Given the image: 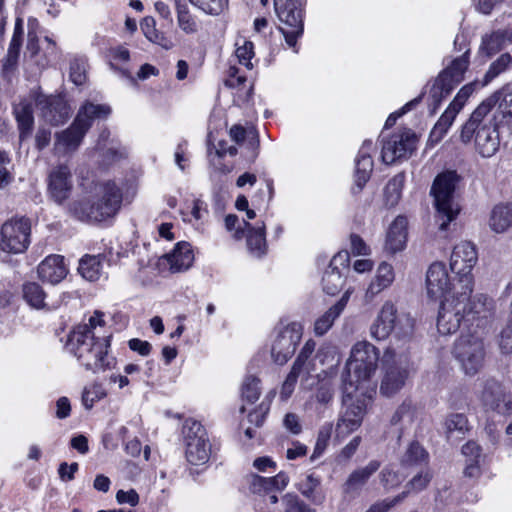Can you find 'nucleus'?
Listing matches in <instances>:
<instances>
[{
	"mask_svg": "<svg viewBox=\"0 0 512 512\" xmlns=\"http://www.w3.org/2000/svg\"><path fill=\"white\" fill-rule=\"evenodd\" d=\"M106 395V390L101 384H92L84 388L82 393V404L87 410H90L96 402L105 398Z\"/></svg>",
	"mask_w": 512,
	"mask_h": 512,
	"instance_id": "09e8293b",
	"label": "nucleus"
},
{
	"mask_svg": "<svg viewBox=\"0 0 512 512\" xmlns=\"http://www.w3.org/2000/svg\"><path fill=\"white\" fill-rule=\"evenodd\" d=\"M70 79L76 85H82L86 81V60L74 58L70 64Z\"/></svg>",
	"mask_w": 512,
	"mask_h": 512,
	"instance_id": "864d4df0",
	"label": "nucleus"
},
{
	"mask_svg": "<svg viewBox=\"0 0 512 512\" xmlns=\"http://www.w3.org/2000/svg\"><path fill=\"white\" fill-rule=\"evenodd\" d=\"M38 277L46 283L58 284L67 275L68 269L64 257L52 254L42 260L37 267Z\"/></svg>",
	"mask_w": 512,
	"mask_h": 512,
	"instance_id": "393cba45",
	"label": "nucleus"
},
{
	"mask_svg": "<svg viewBox=\"0 0 512 512\" xmlns=\"http://www.w3.org/2000/svg\"><path fill=\"white\" fill-rule=\"evenodd\" d=\"M10 163V159L5 152L0 151V188H3L9 184L12 180V176L7 168Z\"/></svg>",
	"mask_w": 512,
	"mask_h": 512,
	"instance_id": "e2e57ef3",
	"label": "nucleus"
},
{
	"mask_svg": "<svg viewBox=\"0 0 512 512\" xmlns=\"http://www.w3.org/2000/svg\"><path fill=\"white\" fill-rule=\"evenodd\" d=\"M35 103L43 119L51 125L63 124L69 118L70 108L60 96L38 95Z\"/></svg>",
	"mask_w": 512,
	"mask_h": 512,
	"instance_id": "4be33fe9",
	"label": "nucleus"
},
{
	"mask_svg": "<svg viewBox=\"0 0 512 512\" xmlns=\"http://www.w3.org/2000/svg\"><path fill=\"white\" fill-rule=\"evenodd\" d=\"M470 295L472 292L454 289L452 296L441 301L437 319V329L440 334H453L459 330L462 322L467 323L465 312Z\"/></svg>",
	"mask_w": 512,
	"mask_h": 512,
	"instance_id": "f8f14e48",
	"label": "nucleus"
},
{
	"mask_svg": "<svg viewBox=\"0 0 512 512\" xmlns=\"http://www.w3.org/2000/svg\"><path fill=\"white\" fill-rule=\"evenodd\" d=\"M414 319L409 314H398L396 305L385 301L370 326V336L378 341L387 339L392 332L399 338L412 334Z\"/></svg>",
	"mask_w": 512,
	"mask_h": 512,
	"instance_id": "0eeeda50",
	"label": "nucleus"
},
{
	"mask_svg": "<svg viewBox=\"0 0 512 512\" xmlns=\"http://www.w3.org/2000/svg\"><path fill=\"white\" fill-rule=\"evenodd\" d=\"M245 229L247 230V247L250 253L255 257H261L267 252V244L265 238L266 225L262 222H257L255 226L244 221Z\"/></svg>",
	"mask_w": 512,
	"mask_h": 512,
	"instance_id": "7c9ffc66",
	"label": "nucleus"
},
{
	"mask_svg": "<svg viewBox=\"0 0 512 512\" xmlns=\"http://www.w3.org/2000/svg\"><path fill=\"white\" fill-rule=\"evenodd\" d=\"M475 393L485 411L500 415L512 413V388L509 384L494 378L481 379Z\"/></svg>",
	"mask_w": 512,
	"mask_h": 512,
	"instance_id": "9d476101",
	"label": "nucleus"
},
{
	"mask_svg": "<svg viewBox=\"0 0 512 512\" xmlns=\"http://www.w3.org/2000/svg\"><path fill=\"white\" fill-rule=\"evenodd\" d=\"M512 66V55L510 53L501 54L494 60L484 75L483 85H487L493 79L506 72Z\"/></svg>",
	"mask_w": 512,
	"mask_h": 512,
	"instance_id": "c03bdc74",
	"label": "nucleus"
},
{
	"mask_svg": "<svg viewBox=\"0 0 512 512\" xmlns=\"http://www.w3.org/2000/svg\"><path fill=\"white\" fill-rule=\"evenodd\" d=\"M506 40L501 31H496L482 38L479 52L488 57L499 52L505 45Z\"/></svg>",
	"mask_w": 512,
	"mask_h": 512,
	"instance_id": "a18cd8bd",
	"label": "nucleus"
},
{
	"mask_svg": "<svg viewBox=\"0 0 512 512\" xmlns=\"http://www.w3.org/2000/svg\"><path fill=\"white\" fill-rule=\"evenodd\" d=\"M348 270V252H339L334 255L322 276V287L324 292L329 295H335L339 292L344 285L345 274Z\"/></svg>",
	"mask_w": 512,
	"mask_h": 512,
	"instance_id": "412c9836",
	"label": "nucleus"
},
{
	"mask_svg": "<svg viewBox=\"0 0 512 512\" xmlns=\"http://www.w3.org/2000/svg\"><path fill=\"white\" fill-rule=\"evenodd\" d=\"M462 453L467 458V461L481 460L480 446L475 442H468L462 447Z\"/></svg>",
	"mask_w": 512,
	"mask_h": 512,
	"instance_id": "338daca9",
	"label": "nucleus"
},
{
	"mask_svg": "<svg viewBox=\"0 0 512 512\" xmlns=\"http://www.w3.org/2000/svg\"><path fill=\"white\" fill-rule=\"evenodd\" d=\"M141 31L144 36L152 43L160 45L165 49H171L172 43L169 41L163 33L156 29V21L153 17H145L140 24Z\"/></svg>",
	"mask_w": 512,
	"mask_h": 512,
	"instance_id": "a19ab883",
	"label": "nucleus"
},
{
	"mask_svg": "<svg viewBox=\"0 0 512 512\" xmlns=\"http://www.w3.org/2000/svg\"><path fill=\"white\" fill-rule=\"evenodd\" d=\"M14 115L18 124L20 139L27 138L33 129L34 117L31 99H22L14 106Z\"/></svg>",
	"mask_w": 512,
	"mask_h": 512,
	"instance_id": "473e14b6",
	"label": "nucleus"
},
{
	"mask_svg": "<svg viewBox=\"0 0 512 512\" xmlns=\"http://www.w3.org/2000/svg\"><path fill=\"white\" fill-rule=\"evenodd\" d=\"M321 477L314 473H308L299 483V490L312 503L320 505L323 503L324 494L319 491Z\"/></svg>",
	"mask_w": 512,
	"mask_h": 512,
	"instance_id": "58836bf2",
	"label": "nucleus"
},
{
	"mask_svg": "<svg viewBox=\"0 0 512 512\" xmlns=\"http://www.w3.org/2000/svg\"><path fill=\"white\" fill-rule=\"evenodd\" d=\"M408 221L404 216H398L392 222L387 233V246L392 252L401 251L407 240Z\"/></svg>",
	"mask_w": 512,
	"mask_h": 512,
	"instance_id": "72a5a7b5",
	"label": "nucleus"
},
{
	"mask_svg": "<svg viewBox=\"0 0 512 512\" xmlns=\"http://www.w3.org/2000/svg\"><path fill=\"white\" fill-rule=\"evenodd\" d=\"M302 337V326L290 323L275 330L271 345V357L278 365H284L294 354L297 344Z\"/></svg>",
	"mask_w": 512,
	"mask_h": 512,
	"instance_id": "f3484780",
	"label": "nucleus"
},
{
	"mask_svg": "<svg viewBox=\"0 0 512 512\" xmlns=\"http://www.w3.org/2000/svg\"><path fill=\"white\" fill-rule=\"evenodd\" d=\"M122 203L121 189L114 181L92 183L81 199L70 204V212L81 221L101 222L117 214Z\"/></svg>",
	"mask_w": 512,
	"mask_h": 512,
	"instance_id": "f03ea898",
	"label": "nucleus"
},
{
	"mask_svg": "<svg viewBox=\"0 0 512 512\" xmlns=\"http://www.w3.org/2000/svg\"><path fill=\"white\" fill-rule=\"evenodd\" d=\"M379 360L378 349L367 341L357 342L351 350V355L346 364L347 374L343 375V386L345 381L349 384L352 381L357 392L361 389L362 383L374 375Z\"/></svg>",
	"mask_w": 512,
	"mask_h": 512,
	"instance_id": "423d86ee",
	"label": "nucleus"
},
{
	"mask_svg": "<svg viewBox=\"0 0 512 512\" xmlns=\"http://www.w3.org/2000/svg\"><path fill=\"white\" fill-rule=\"evenodd\" d=\"M192 5L206 14L219 15L226 7V0H189Z\"/></svg>",
	"mask_w": 512,
	"mask_h": 512,
	"instance_id": "603ef678",
	"label": "nucleus"
},
{
	"mask_svg": "<svg viewBox=\"0 0 512 512\" xmlns=\"http://www.w3.org/2000/svg\"><path fill=\"white\" fill-rule=\"evenodd\" d=\"M478 261L475 245L469 241H462L454 246L450 256V269L455 274L456 290L473 292L474 276L472 269Z\"/></svg>",
	"mask_w": 512,
	"mask_h": 512,
	"instance_id": "1a4fd4ad",
	"label": "nucleus"
},
{
	"mask_svg": "<svg viewBox=\"0 0 512 512\" xmlns=\"http://www.w3.org/2000/svg\"><path fill=\"white\" fill-rule=\"evenodd\" d=\"M260 380L254 376L245 378L242 385V398L249 403H254L260 396Z\"/></svg>",
	"mask_w": 512,
	"mask_h": 512,
	"instance_id": "3c124183",
	"label": "nucleus"
},
{
	"mask_svg": "<svg viewBox=\"0 0 512 512\" xmlns=\"http://www.w3.org/2000/svg\"><path fill=\"white\" fill-rule=\"evenodd\" d=\"M186 443V458L192 465H203L211 455V444L202 424L194 419H187L183 425Z\"/></svg>",
	"mask_w": 512,
	"mask_h": 512,
	"instance_id": "2eb2a0df",
	"label": "nucleus"
},
{
	"mask_svg": "<svg viewBox=\"0 0 512 512\" xmlns=\"http://www.w3.org/2000/svg\"><path fill=\"white\" fill-rule=\"evenodd\" d=\"M269 411V406L262 402L256 409L251 411L248 414V420L250 423L255 424V426L260 427L265 419L266 414Z\"/></svg>",
	"mask_w": 512,
	"mask_h": 512,
	"instance_id": "0e129e2a",
	"label": "nucleus"
},
{
	"mask_svg": "<svg viewBox=\"0 0 512 512\" xmlns=\"http://www.w3.org/2000/svg\"><path fill=\"white\" fill-rule=\"evenodd\" d=\"M251 490L254 493L276 491L272 477L265 478L258 475H252L251 477Z\"/></svg>",
	"mask_w": 512,
	"mask_h": 512,
	"instance_id": "4d7b16f0",
	"label": "nucleus"
},
{
	"mask_svg": "<svg viewBox=\"0 0 512 512\" xmlns=\"http://www.w3.org/2000/svg\"><path fill=\"white\" fill-rule=\"evenodd\" d=\"M379 468L380 463L372 460L366 466L352 471L342 485L343 494L349 498L359 496L362 488Z\"/></svg>",
	"mask_w": 512,
	"mask_h": 512,
	"instance_id": "b1692460",
	"label": "nucleus"
},
{
	"mask_svg": "<svg viewBox=\"0 0 512 512\" xmlns=\"http://www.w3.org/2000/svg\"><path fill=\"white\" fill-rule=\"evenodd\" d=\"M455 279L451 281L447 268L443 262L432 263L426 273L427 295L434 300H446L452 296Z\"/></svg>",
	"mask_w": 512,
	"mask_h": 512,
	"instance_id": "6ab92c4d",
	"label": "nucleus"
},
{
	"mask_svg": "<svg viewBox=\"0 0 512 512\" xmlns=\"http://www.w3.org/2000/svg\"><path fill=\"white\" fill-rule=\"evenodd\" d=\"M454 354L466 375H476L485 363L486 349L483 338L477 333L462 334L455 344Z\"/></svg>",
	"mask_w": 512,
	"mask_h": 512,
	"instance_id": "4468645a",
	"label": "nucleus"
},
{
	"mask_svg": "<svg viewBox=\"0 0 512 512\" xmlns=\"http://www.w3.org/2000/svg\"><path fill=\"white\" fill-rule=\"evenodd\" d=\"M404 480V476L399 475L388 468L381 472V483L385 488L390 489L398 486Z\"/></svg>",
	"mask_w": 512,
	"mask_h": 512,
	"instance_id": "052dcab7",
	"label": "nucleus"
},
{
	"mask_svg": "<svg viewBox=\"0 0 512 512\" xmlns=\"http://www.w3.org/2000/svg\"><path fill=\"white\" fill-rule=\"evenodd\" d=\"M469 51H466L459 57L454 58L450 64L443 69L434 79L429 89L430 99L429 107L431 112L440 106L442 100L446 98L452 90L464 79V74L469 67Z\"/></svg>",
	"mask_w": 512,
	"mask_h": 512,
	"instance_id": "6e6552de",
	"label": "nucleus"
},
{
	"mask_svg": "<svg viewBox=\"0 0 512 512\" xmlns=\"http://www.w3.org/2000/svg\"><path fill=\"white\" fill-rule=\"evenodd\" d=\"M489 226L496 233L507 231L512 226V205H496L491 211Z\"/></svg>",
	"mask_w": 512,
	"mask_h": 512,
	"instance_id": "c9c22d12",
	"label": "nucleus"
},
{
	"mask_svg": "<svg viewBox=\"0 0 512 512\" xmlns=\"http://www.w3.org/2000/svg\"><path fill=\"white\" fill-rule=\"evenodd\" d=\"M236 56L239 62L244 65L247 69H252L253 64L251 59L254 57V45L251 41L242 39V43L240 41L236 42Z\"/></svg>",
	"mask_w": 512,
	"mask_h": 512,
	"instance_id": "8fccbe9b",
	"label": "nucleus"
},
{
	"mask_svg": "<svg viewBox=\"0 0 512 512\" xmlns=\"http://www.w3.org/2000/svg\"><path fill=\"white\" fill-rule=\"evenodd\" d=\"M416 142V135L409 129L394 133L383 141L382 161L392 164L398 159L407 158L414 151Z\"/></svg>",
	"mask_w": 512,
	"mask_h": 512,
	"instance_id": "a211bd4d",
	"label": "nucleus"
},
{
	"mask_svg": "<svg viewBox=\"0 0 512 512\" xmlns=\"http://www.w3.org/2000/svg\"><path fill=\"white\" fill-rule=\"evenodd\" d=\"M166 259L173 273L189 269L194 261L191 245L188 242L177 243L173 251L166 255Z\"/></svg>",
	"mask_w": 512,
	"mask_h": 512,
	"instance_id": "c85d7f7f",
	"label": "nucleus"
},
{
	"mask_svg": "<svg viewBox=\"0 0 512 512\" xmlns=\"http://www.w3.org/2000/svg\"><path fill=\"white\" fill-rule=\"evenodd\" d=\"M73 188L72 173L66 164L54 167L48 177V193L58 204L68 199Z\"/></svg>",
	"mask_w": 512,
	"mask_h": 512,
	"instance_id": "5701e85b",
	"label": "nucleus"
},
{
	"mask_svg": "<svg viewBox=\"0 0 512 512\" xmlns=\"http://www.w3.org/2000/svg\"><path fill=\"white\" fill-rule=\"evenodd\" d=\"M373 148L371 140H365L359 150L356 158V171L355 182L357 187L361 190L366 182L369 180L373 170V160L370 151Z\"/></svg>",
	"mask_w": 512,
	"mask_h": 512,
	"instance_id": "cd10ccee",
	"label": "nucleus"
},
{
	"mask_svg": "<svg viewBox=\"0 0 512 512\" xmlns=\"http://www.w3.org/2000/svg\"><path fill=\"white\" fill-rule=\"evenodd\" d=\"M351 294V289L346 290L337 303L316 319L314 323V332L316 335L322 336L332 327L334 321L341 315L346 307Z\"/></svg>",
	"mask_w": 512,
	"mask_h": 512,
	"instance_id": "bb28decb",
	"label": "nucleus"
},
{
	"mask_svg": "<svg viewBox=\"0 0 512 512\" xmlns=\"http://www.w3.org/2000/svg\"><path fill=\"white\" fill-rule=\"evenodd\" d=\"M104 314L100 311H95L94 314L89 318L87 324L79 325L78 327H87L91 334L95 335V338L110 336L111 334L102 333L105 322L103 320Z\"/></svg>",
	"mask_w": 512,
	"mask_h": 512,
	"instance_id": "6e6d98bb",
	"label": "nucleus"
},
{
	"mask_svg": "<svg viewBox=\"0 0 512 512\" xmlns=\"http://www.w3.org/2000/svg\"><path fill=\"white\" fill-rule=\"evenodd\" d=\"M394 280L395 272L393 266L390 263L381 262L365 291V302H372L377 295L388 289L393 284Z\"/></svg>",
	"mask_w": 512,
	"mask_h": 512,
	"instance_id": "a878e982",
	"label": "nucleus"
},
{
	"mask_svg": "<svg viewBox=\"0 0 512 512\" xmlns=\"http://www.w3.org/2000/svg\"><path fill=\"white\" fill-rule=\"evenodd\" d=\"M179 28L186 34H194L198 31V25L191 15L187 4L183 0H174Z\"/></svg>",
	"mask_w": 512,
	"mask_h": 512,
	"instance_id": "79ce46f5",
	"label": "nucleus"
},
{
	"mask_svg": "<svg viewBox=\"0 0 512 512\" xmlns=\"http://www.w3.org/2000/svg\"><path fill=\"white\" fill-rule=\"evenodd\" d=\"M110 336L95 338L87 327H76L70 334L66 349L78 362L92 372L111 369L115 359L109 355Z\"/></svg>",
	"mask_w": 512,
	"mask_h": 512,
	"instance_id": "7ed1b4c3",
	"label": "nucleus"
},
{
	"mask_svg": "<svg viewBox=\"0 0 512 512\" xmlns=\"http://www.w3.org/2000/svg\"><path fill=\"white\" fill-rule=\"evenodd\" d=\"M110 113L111 108L108 105L93 104L91 102L83 104L71 126L56 133L54 143L55 154L64 156L75 152L93 121L106 119Z\"/></svg>",
	"mask_w": 512,
	"mask_h": 512,
	"instance_id": "20e7f679",
	"label": "nucleus"
},
{
	"mask_svg": "<svg viewBox=\"0 0 512 512\" xmlns=\"http://www.w3.org/2000/svg\"><path fill=\"white\" fill-rule=\"evenodd\" d=\"M427 456L426 451L419 443L412 442L401 458V465L409 467L421 464L426 461Z\"/></svg>",
	"mask_w": 512,
	"mask_h": 512,
	"instance_id": "49530a36",
	"label": "nucleus"
},
{
	"mask_svg": "<svg viewBox=\"0 0 512 512\" xmlns=\"http://www.w3.org/2000/svg\"><path fill=\"white\" fill-rule=\"evenodd\" d=\"M457 181L456 172L447 171L437 175L430 190V194L434 198L435 219L442 231L447 229L460 212V206L454 199Z\"/></svg>",
	"mask_w": 512,
	"mask_h": 512,
	"instance_id": "39448f33",
	"label": "nucleus"
},
{
	"mask_svg": "<svg viewBox=\"0 0 512 512\" xmlns=\"http://www.w3.org/2000/svg\"><path fill=\"white\" fill-rule=\"evenodd\" d=\"M31 224L26 218L5 222L0 230V250L9 254H20L30 244Z\"/></svg>",
	"mask_w": 512,
	"mask_h": 512,
	"instance_id": "dca6fc26",
	"label": "nucleus"
},
{
	"mask_svg": "<svg viewBox=\"0 0 512 512\" xmlns=\"http://www.w3.org/2000/svg\"><path fill=\"white\" fill-rule=\"evenodd\" d=\"M23 298L33 308L41 309L47 306L45 303L46 294L42 287L35 282L23 285Z\"/></svg>",
	"mask_w": 512,
	"mask_h": 512,
	"instance_id": "37998d69",
	"label": "nucleus"
},
{
	"mask_svg": "<svg viewBox=\"0 0 512 512\" xmlns=\"http://www.w3.org/2000/svg\"><path fill=\"white\" fill-rule=\"evenodd\" d=\"M500 347L505 353H512V325L506 324L501 332Z\"/></svg>",
	"mask_w": 512,
	"mask_h": 512,
	"instance_id": "774afa93",
	"label": "nucleus"
},
{
	"mask_svg": "<svg viewBox=\"0 0 512 512\" xmlns=\"http://www.w3.org/2000/svg\"><path fill=\"white\" fill-rule=\"evenodd\" d=\"M499 102V94H492L483 100L462 126L460 139L464 144L475 137V146L482 157H491L499 149L500 139L497 131L501 124L492 109Z\"/></svg>",
	"mask_w": 512,
	"mask_h": 512,
	"instance_id": "f257e3e1",
	"label": "nucleus"
},
{
	"mask_svg": "<svg viewBox=\"0 0 512 512\" xmlns=\"http://www.w3.org/2000/svg\"><path fill=\"white\" fill-rule=\"evenodd\" d=\"M431 480V475L426 472V473H421V474H418L416 475L407 485V488L408 490L403 492L402 494H400L399 496H403L404 495V498L406 497V495L410 492V491H415V492H418V491H421L423 490L427 485L428 483L430 482Z\"/></svg>",
	"mask_w": 512,
	"mask_h": 512,
	"instance_id": "bf43d9fd",
	"label": "nucleus"
},
{
	"mask_svg": "<svg viewBox=\"0 0 512 512\" xmlns=\"http://www.w3.org/2000/svg\"><path fill=\"white\" fill-rule=\"evenodd\" d=\"M275 12L283 26L279 30L284 36L286 44L298 53L297 41L304 31L303 1L302 0H274Z\"/></svg>",
	"mask_w": 512,
	"mask_h": 512,
	"instance_id": "9b49d317",
	"label": "nucleus"
},
{
	"mask_svg": "<svg viewBox=\"0 0 512 512\" xmlns=\"http://www.w3.org/2000/svg\"><path fill=\"white\" fill-rule=\"evenodd\" d=\"M445 427L447 433H453L455 431L464 433L468 430V420L464 414H451L446 418Z\"/></svg>",
	"mask_w": 512,
	"mask_h": 512,
	"instance_id": "5fc2aeb1",
	"label": "nucleus"
},
{
	"mask_svg": "<svg viewBox=\"0 0 512 512\" xmlns=\"http://www.w3.org/2000/svg\"><path fill=\"white\" fill-rule=\"evenodd\" d=\"M385 366V375L380 386V392L386 396L397 393L405 384L408 372L405 368L398 367V355L392 348H387L382 358Z\"/></svg>",
	"mask_w": 512,
	"mask_h": 512,
	"instance_id": "aec40b11",
	"label": "nucleus"
},
{
	"mask_svg": "<svg viewBox=\"0 0 512 512\" xmlns=\"http://www.w3.org/2000/svg\"><path fill=\"white\" fill-rule=\"evenodd\" d=\"M404 499L403 496H396L393 499H384L374 503L366 512H388L392 507Z\"/></svg>",
	"mask_w": 512,
	"mask_h": 512,
	"instance_id": "680f3d73",
	"label": "nucleus"
},
{
	"mask_svg": "<svg viewBox=\"0 0 512 512\" xmlns=\"http://www.w3.org/2000/svg\"><path fill=\"white\" fill-rule=\"evenodd\" d=\"M116 500L119 504L136 506L139 502V495L134 489H130L129 491L119 490L116 493Z\"/></svg>",
	"mask_w": 512,
	"mask_h": 512,
	"instance_id": "69168bd1",
	"label": "nucleus"
},
{
	"mask_svg": "<svg viewBox=\"0 0 512 512\" xmlns=\"http://www.w3.org/2000/svg\"><path fill=\"white\" fill-rule=\"evenodd\" d=\"M332 430H333V424L331 422H326L320 427L318 434H317L315 447H314L313 453L310 457L311 461L316 460L324 453V451L326 450V448L329 444Z\"/></svg>",
	"mask_w": 512,
	"mask_h": 512,
	"instance_id": "de8ad7c7",
	"label": "nucleus"
},
{
	"mask_svg": "<svg viewBox=\"0 0 512 512\" xmlns=\"http://www.w3.org/2000/svg\"><path fill=\"white\" fill-rule=\"evenodd\" d=\"M345 381L343 388V411L341 412L336 424V438L344 439L352 432L356 431L362 423L365 413V400L357 398V386Z\"/></svg>",
	"mask_w": 512,
	"mask_h": 512,
	"instance_id": "ddd939ff",
	"label": "nucleus"
},
{
	"mask_svg": "<svg viewBox=\"0 0 512 512\" xmlns=\"http://www.w3.org/2000/svg\"><path fill=\"white\" fill-rule=\"evenodd\" d=\"M493 309V300L484 294L470 296L465 316L467 322L482 321L488 318Z\"/></svg>",
	"mask_w": 512,
	"mask_h": 512,
	"instance_id": "c756f323",
	"label": "nucleus"
},
{
	"mask_svg": "<svg viewBox=\"0 0 512 512\" xmlns=\"http://www.w3.org/2000/svg\"><path fill=\"white\" fill-rule=\"evenodd\" d=\"M22 26L20 20L16 22L14 34L11 39L6 58L2 65V75L10 79L17 67L21 47Z\"/></svg>",
	"mask_w": 512,
	"mask_h": 512,
	"instance_id": "2f4dec72",
	"label": "nucleus"
},
{
	"mask_svg": "<svg viewBox=\"0 0 512 512\" xmlns=\"http://www.w3.org/2000/svg\"><path fill=\"white\" fill-rule=\"evenodd\" d=\"M104 259L105 256L102 254H86L79 260L78 272L88 281H97L102 274Z\"/></svg>",
	"mask_w": 512,
	"mask_h": 512,
	"instance_id": "e433bc0d",
	"label": "nucleus"
},
{
	"mask_svg": "<svg viewBox=\"0 0 512 512\" xmlns=\"http://www.w3.org/2000/svg\"><path fill=\"white\" fill-rule=\"evenodd\" d=\"M459 110L449 105L443 114L440 116L439 120L436 122L434 127L432 128L428 143L431 146L438 144L444 136L447 134L449 128L452 126L455 121L457 115L459 114Z\"/></svg>",
	"mask_w": 512,
	"mask_h": 512,
	"instance_id": "f704fd0d",
	"label": "nucleus"
},
{
	"mask_svg": "<svg viewBox=\"0 0 512 512\" xmlns=\"http://www.w3.org/2000/svg\"><path fill=\"white\" fill-rule=\"evenodd\" d=\"M405 184V174L398 173L393 176L384 188L385 204L394 207L401 199L402 189Z\"/></svg>",
	"mask_w": 512,
	"mask_h": 512,
	"instance_id": "ea45409f",
	"label": "nucleus"
},
{
	"mask_svg": "<svg viewBox=\"0 0 512 512\" xmlns=\"http://www.w3.org/2000/svg\"><path fill=\"white\" fill-rule=\"evenodd\" d=\"M494 94H499L501 100L495 113L497 120L512 132V87H505Z\"/></svg>",
	"mask_w": 512,
	"mask_h": 512,
	"instance_id": "4c0bfd02",
	"label": "nucleus"
},
{
	"mask_svg": "<svg viewBox=\"0 0 512 512\" xmlns=\"http://www.w3.org/2000/svg\"><path fill=\"white\" fill-rule=\"evenodd\" d=\"M475 90V83L464 85L456 94L453 101L449 104L457 110L461 111L467 99L472 95Z\"/></svg>",
	"mask_w": 512,
	"mask_h": 512,
	"instance_id": "13d9d810",
	"label": "nucleus"
}]
</instances>
